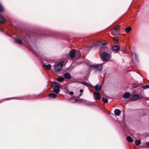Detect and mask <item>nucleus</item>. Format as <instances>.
Here are the masks:
<instances>
[{"instance_id":"423d86ee","label":"nucleus","mask_w":149,"mask_h":149,"mask_svg":"<svg viewBox=\"0 0 149 149\" xmlns=\"http://www.w3.org/2000/svg\"><path fill=\"white\" fill-rule=\"evenodd\" d=\"M92 47L93 45L92 44H89L88 45L85 49H84V53H88Z\"/></svg>"},{"instance_id":"0eeeda50","label":"nucleus","mask_w":149,"mask_h":149,"mask_svg":"<svg viewBox=\"0 0 149 149\" xmlns=\"http://www.w3.org/2000/svg\"><path fill=\"white\" fill-rule=\"evenodd\" d=\"M93 94L94 97L96 100H99L100 99V94L99 92L95 91L94 92Z\"/></svg>"},{"instance_id":"a211bd4d","label":"nucleus","mask_w":149,"mask_h":149,"mask_svg":"<svg viewBox=\"0 0 149 149\" xmlns=\"http://www.w3.org/2000/svg\"><path fill=\"white\" fill-rule=\"evenodd\" d=\"M22 40L25 42V43L27 44L28 47H29V45L28 43L29 44V42L27 39H28L24 37V38H22Z\"/></svg>"},{"instance_id":"6ab92c4d","label":"nucleus","mask_w":149,"mask_h":149,"mask_svg":"<svg viewBox=\"0 0 149 149\" xmlns=\"http://www.w3.org/2000/svg\"><path fill=\"white\" fill-rule=\"evenodd\" d=\"M84 85L86 86L87 87H91L92 88H93V86L90 83H88L85 82H84Z\"/></svg>"},{"instance_id":"2f4dec72","label":"nucleus","mask_w":149,"mask_h":149,"mask_svg":"<svg viewBox=\"0 0 149 149\" xmlns=\"http://www.w3.org/2000/svg\"><path fill=\"white\" fill-rule=\"evenodd\" d=\"M83 90L82 89H81L80 90V91H79L80 93V94H79V96H77V97H80L81 96V93H82V92H83Z\"/></svg>"},{"instance_id":"20e7f679","label":"nucleus","mask_w":149,"mask_h":149,"mask_svg":"<svg viewBox=\"0 0 149 149\" xmlns=\"http://www.w3.org/2000/svg\"><path fill=\"white\" fill-rule=\"evenodd\" d=\"M140 99V98L138 95L134 93L133 95H132V96L130 98V101H135Z\"/></svg>"},{"instance_id":"b1692460","label":"nucleus","mask_w":149,"mask_h":149,"mask_svg":"<svg viewBox=\"0 0 149 149\" xmlns=\"http://www.w3.org/2000/svg\"><path fill=\"white\" fill-rule=\"evenodd\" d=\"M32 50L36 54H37V56H38L39 57V54L40 53H38V52L37 51V50H36L35 49H32Z\"/></svg>"},{"instance_id":"2eb2a0df","label":"nucleus","mask_w":149,"mask_h":149,"mask_svg":"<svg viewBox=\"0 0 149 149\" xmlns=\"http://www.w3.org/2000/svg\"><path fill=\"white\" fill-rule=\"evenodd\" d=\"M120 110L118 109H116L114 111L115 114L117 116H119L120 113Z\"/></svg>"},{"instance_id":"473e14b6","label":"nucleus","mask_w":149,"mask_h":149,"mask_svg":"<svg viewBox=\"0 0 149 149\" xmlns=\"http://www.w3.org/2000/svg\"><path fill=\"white\" fill-rule=\"evenodd\" d=\"M119 27V26H117L115 27V28H114V29L116 30H117L118 29Z\"/></svg>"},{"instance_id":"4468645a","label":"nucleus","mask_w":149,"mask_h":149,"mask_svg":"<svg viewBox=\"0 0 149 149\" xmlns=\"http://www.w3.org/2000/svg\"><path fill=\"white\" fill-rule=\"evenodd\" d=\"M43 67L44 69L49 70L51 68V65L50 64H44Z\"/></svg>"},{"instance_id":"9d476101","label":"nucleus","mask_w":149,"mask_h":149,"mask_svg":"<svg viewBox=\"0 0 149 149\" xmlns=\"http://www.w3.org/2000/svg\"><path fill=\"white\" fill-rule=\"evenodd\" d=\"M131 54L132 55V57L134 58L135 60L136 61L138 60V56L136 53L134 52H131Z\"/></svg>"},{"instance_id":"c756f323","label":"nucleus","mask_w":149,"mask_h":149,"mask_svg":"<svg viewBox=\"0 0 149 149\" xmlns=\"http://www.w3.org/2000/svg\"><path fill=\"white\" fill-rule=\"evenodd\" d=\"M4 10L3 8L1 5L0 4V12H2Z\"/></svg>"},{"instance_id":"ddd939ff","label":"nucleus","mask_w":149,"mask_h":149,"mask_svg":"<svg viewBox=\"0 0 149 149\" xmlns=\"http://www.w3.org/2000/svg\"><path fill=\"white\" fill-rule=\"evenodd\" d=\"M130 96V93L129 92H127L125 93L123 95V97L125 99H127L129 98Z\"/></svg>"},{"instance_id":"5701e85b","label":"nucleus","mask_w":149,"mask_h":149,"mask_svg":"<svg viewBox=\"0 0 149 149\" xmlns=\"http://www.w3.org/2000/svg\"><path fill=\"white\" fill-rule=\"evenodd\" d=\"M141 143L140 140H136L135 141V144L136 146H139Z\"/></svg>"},{"instance_id":"ea45409f","label":"nucleus","mask_w":149,"mask_h":149,"mask_svg":"<svg viewBox=\"0 0 149 149\" xmlns=\"http://www.w3.org/2000/svg\"><path fill=\"white\" fill-rule=\"evenodd\" d=\"M76 101H77L76 100H75L74 101L75 102H76Z\"/></svg>"},{"instance_id":"f3484780","label":"nucleus","mask_w":149,"mask_h":149,"mask_svg":"<svg viewBox=\"0 0 149 149\" xmlns=\"http://www.w3.org/2000/svg\"><path fill=\"white\" fill-rule=\"evenodd\" d=\"M6 19L3 16L0 15V22L3 23L5 21Z\"/></svg>"},{"instance_id":"cd10ccee","label":"nucleus","mask_w":149,"mask_h":149,"mask_svg":"<svg viewBox=\"0 0 149 149\" xmlns=\"http://www.w3.org/2000/svg\"><path fill=\"white\" fill-rule=\"evenodd\" d=\"M75 54L77 55L78 56H80V52L79 50H76L75 51Z\"/></svg>"},{"instance_id":"9b49d317","label":"nucleus","mask_w":149,"mask_h":149,"mask_svg":"<svg viewBox=\"0 0 149 149\" xmlns=\"http://www.w3.org/2000/svg\"><path fill=\"white\" fill-rule=\"evenodd\" d=\"M64 78L66 79H70L71 78L70 74L69 73H66L64 75Z\"/></svg>"},{"instance_id":"6e6552de","label":"nucleus","mask_w":149,"mask_h":149,"mask_svg":"<svg viewBox=\"0 0 149 149\" xmlns=\"http://www.w3.org/2000/svg\"><path fill=\"white\" fill-rule=\"evenodd\" d=\"M75 55V50L72 49L70 51L69 56L71 58H74Z\"/></svg>"},{"instance_id":"e433bc0d","label":"nucleus","mask_w":149,"mask_h":149,"mask_svg":"<svg viewBox=\"0 0 149 149\" xmlns=\"http://www.w3.org/2000/svg\"><path fill=\"white\" fill-rule=\"evenodd\" d=\"M105 76V74H104V77Z\"/></svg>"},{"instance_id":"c9c22d12","label":"nucleus","mask_w":149,"mask_h":149,"mask_svg":"<svg viewBox=\"0 0 149 149\" xmlns=\"http://www.w3.org/2000/svg\"><path fill=\"white\" fill-rule=\"evenodd\" d=\"M146 144L147 146H149V142H146Z\"/></svg>"},{"instance_id":"f704fd0d","label":"nucleus","mask_w":149,"mask_h":149,"mask_svg":"<svg viewBox=\"0 0 149 149\" xmlns=\"http://www.w3.org/2000/svg\"><path fill=\"white\" fill-rule=\"evenodd\" d=\"M137 85L136 84H133V87L134 88H136L137 86Z\"/></svg>"},{"instance_id":"a878e982","label":"nucleus","mask_w":149,"mask_h":149,"mask_svg":"<svg viewBox=\"0 0 149 149\" xmlns=\"http://www.w3.org/2000/svg\"><path fill=\"white\" fill-rule=\"evenodd\" d=\"M113 42L115 44L118 43V40L117 38L116 37H114L113 38Z\"/></svg>"},{"instance_id":"1a4fd4ad","label":"nucleus","mask_w":149,"mask_h":149,"mask_svg":"<svg viewBox=\"0 0 149 149\" xmlns=\"http://www.w3.org/2000/svg\"><path fill=\"white\" fill-rule=\"evenodd\" d=\"M102 88V85H99L98 84H97L95 86H93L92 88H94L97 91H99Z\"/></svg>"},{"instance_id":"39448f33","label":"nucleus","mask_w":149,"mask_h":149,"mask_svg":"<svg viewBox=\"0 0 149 149\" xmlns=\"http://www.w3.org/2000/svg\"><path fill=\"white\" fill-rule=\"evenodd\" d=\"M93 67L95 69L100 71L102 70L103 66L102 64H97L94 65Z\"/></svg>"},{"instance_id":"393cba45","label":"nucleus","mask_w":149,"mask_h":149,"mask_svg":"<svg viewBox=\"0 0 149 149\" xmlns=\"http://www.w3.org/2000/svg\"><path fill=\"white\" fill-rule=\"evenodd\" d=\"M64 79V78L63 77H61L58 78L56 80L60 82H61Z\"/></svg>"},{"instance_id":"7ed1b4c3","label":"nucleus","mask_w":149,"mask_h":149,"mask_svg":"<svg viewBox=\"0 0 149 149\" xmlns=\"http://www.w3.org/2000/svg\"><path fill=\"white\" fill-rule=\"evenodd\" d=\"M102 56L104 61H108L110 58L109 54L105 52H103L102 54Z\"/></svg>"},{"instance_id":"bb28decb","label":"nucleus","mask_w":149,"mask_h":149,"mask_svg":"<svg viewBox=\"0 0 149 149\" xmlns=\"http://www.w3.org/2000/svg\"><path fill=\"white\" fill-rule=\"evenodd\" d=\"M102 101L104 103H107L108 102V100L107 99L104 97L102 98Z\"/></svg>"},{"instance_id":"7c9ffc66","label":"nucleus","mask_w":149,"mask_h":149,"mask_svg":"<svg viewBox=\"0 0 149 149\" xmlns=\"http://www.w3.org/2000/svg\"><path fill=\"white\" fill-rule=\"evenodd\" d=\"M143 88L144 89H146L148 88H149V86L146 85V86H143Z\"/></svg>"},{"instance_id":"58836bf2","label":"nucleus","mask_w":149,"mask_h":149,"mask_svg":"<svg viewBox=\"0 0 149 149\" xmlns=\"http://www.w3.org/2000/svg\"><path fill=\"white\" fill-rule=\"evenodd\" d=\"M82 84H84V82H82Z\"/></svg>"},{"instance_id":"f257e3e1","label":"nucleus","mask_w":149,"mask_h":149,"mask_svg":"<svg viewBox=\"0 0 149 149\" xmlns=\"http://www.w3.org/2000/svg\"><path fill=\"white\" fill-rule=\"evenodd\" d=\"M53 88V91L57 94H58L60 91V84L59 83L53 82L52 85Z\"/></svg>"},{"instance_id":"f03ea898","label":"nucleus","mask_w":149,"mask_h":149,"mask_svg":"<svg viewBox=\"0 0 149 149\" xmlns=\"http://www.w3.org/2000/svg\"><path fill=\"white\" fill-rule=\"evenodd\" d=\"M64 62L61 61L59 63L56 65L54 67V70L56 71H58L61 70L62 68Z\"/></svg>"},{"instance_id":"4c0bfd02","label":"nucleus","mask_w":149,"mask_h":149,"mask_svg":"<svg viewBox=\"0 0 149 149\" xmlns=\"http://www.w3.org/2000/svg\"><path fill=\"white\" fill-rule=\"evenodd\" d=\"M89 67H90L91 68L92 67L91 66H89Z\"/></svg>"},{"instance_id":"72a5a7b5","label":"nucleus","mask_w":149,"mask_h":149,"mask_svg":"<svg viewBox=\"0 0 149 149\" xmlns=\"http://www.w3.org/2000/svg\"><path fill=\"white\" fill-rule=\"evenodd\" d=\"M67 93L70 94V95H73L74 94L73 92H70L68 91V93Z\"/></svg>"},{"instance_id":"c85d7f7f","label":"nucleus","mask_w":149,"mask_h":149,"mask_svg":"<svg viewBox=\"0 0 149 149\" xmlns=\"http://www.w3.org/2000/svg\"><path fill=\"white\" fill-rule=\"evenodd\" d=\"M84 64H86L87 65H88L89 63V62L87 60V59H86L84 58Z\"/></svg>"},{"instance_id":"4be33fe9","label":"nucleus","mask_w":149,"mask_h":149,"mask_svg":"<svg viewBox=\"0 0 149 149\" xmlns=\"http://www.w3.org/2000/svg\"><path fill=\"white\" fill-rule=\"evenodd\" d=\"M15 42L19 44H21L23 42L22 40L19 38L16 40Z\"/></svg>"},{"instance_id":"dca6fc26","label":"nucleus","mask_w":149,"mask_h":149,"mask_svg":"<svg viewBox=\"0 0 149 149\" xmlns=\"http://www.w3.org/2000/svg\"><path fill=\"white\" fill-rule=\"evenodd\" d=\"M126 140L128 142L132 143L133 142V140L130 136H127L126 137Z\"/></svg>"},{"instance_id":"aec40b11","label":"nucleus","mask_w":149,"mask_h":149,"mask_svg":"<svg viewBox=\"0 0 149 149\" xmlns=\"http://www.w3.org/2000/svg\"><path fill=\"white\" fill-rule=\"evenodd\" d=\"M49 96L51 98H55L57 97V95L54 93H52L49 94Z\"/></svg>"},{"instance_id":"412c9836","label":"nucleus","mask_w":149,"mask_h":149,"mask_svg":"<svg viewBox=\"0 0 149 149\" xmlns=\"http://www.w3.org/2000/svg\"><path fill=\"white\" fill-rule=\"evenodd\" d=\"M131 29V28L130 27H127L125 29V31L127 33H128L130 32Z\"/></svg>"},{"instance_id":"f8f14e48","label":"nucleus","mask_w":149,"mask_h":149,"mask_svg":"<svg viewBox=\"0 0 149 149\" xmlns=\"http://www.w3.org/2000/svg\"><path fill=\"white\" fill-rule=\"evenodd\" d=\"M111 49L114 51L116 52L120 49V47L118 45H115L112 47Z\"/></svg>"}]
</instances>
